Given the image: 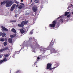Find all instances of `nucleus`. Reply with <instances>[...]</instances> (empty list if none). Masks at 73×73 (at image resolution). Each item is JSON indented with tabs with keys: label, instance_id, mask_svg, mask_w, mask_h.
<instances>
[{
	"label": "nucleus",
	"instance_id": "obj_1",
	"mask_svg": "<svg viewBox=\"0 0 73 73\" xmlns=\"http://www.w3.org/2000/svg\"><path fill=\"white\" fill-rule=\"evenodd\" d=\"M69 13H70V12H66L65 13L64 15H62L59 17H58V19H59V20H60V22L62 23V22H63V19L65 18V17H66V16H67L68 15H69Z\"/></svg>",
	"mask_w": 73,
	"mask_h": 73
},
{
	"label": "nucleus",
	"instance_id": "obj_2",
	"mask_svg": "<svg viewBox=\"0 0 73 73\" xmlns=\"http://www.w3.org/2000/svg\"><path fill=\"white\" fill-rule=\"evenodd\" d=\"M59 66V65H58V64H56L55 65V66H56V67H54L52 68V67H51L52 66V64L48 63L47 64L46 68L47 69H49L50 70H51L52 69H55V68H56L58 67V66Z\"/></svg>",
	"mask_w": 73,
	"mask_h": 73
},
{
	"label": "nucleus",
	"instance_id": "obj_3",
	"mask_svg": "<svg viewBox=\"0 0 73 73\" xmlns=\"http://www.w3.org/2000/svg\"><path fill=\"white\" fill-rule=\"evenodd\" d=\"M56 21H54L52 22V24H50L49 25V27L51 28V29H53L54 27L56 26Z\"/></svg>",
	"mask_w": 73,
	"mask_h": 73
},
{
	"label": "nucleus",
	"instance_id": "obj_4",
	"mask_svg": "<svg viewBox=\"0 0 73 73\" xmlns=\"http://www.w3.org/2000/svg\"><path fill=\"white\" fill-rule=\"evenodd\" d=\"M13 3V1H10L7 3L6 4V6L7 7H9L11 6Z\"/></svg>",
	"mask_w": 73,
	"mask_h": 73
},
{
	"label": "nucleus",
	"instance_id": "obj_5",
	"mask_svg": "<svg viewBox=\"0 0 73 73\" xmlns=\"http://www.w3.org/2000/svg\"><path fill=\"white\" fill-rule=\"evenodd\" d=\"M33 11L34 12H36L37 11V7L36 6H34L33 7Z\"/></svg>",
	"mask_w": 73,
	"mask_h": 73
},
{
	"label": "nucleus",
	"instance_id": "obj_6",
	"mask_svg": "<svg viewBox=\"0 0 73 73\" xmlns=\"http://www.w3.org/2000/svg\"><path fill=\"white\" fill-rule=\"evenodd\" d=\"M16 4H14L12 5L11 9V11H13L15 9V7H16Z\"/></svg>",
	"mask_w": 73,
	"mask_h": 73
},
{
	"label": "nucleus",
	"instance_id": "obj_7",
	"mask_svg": "<svg viewBox=\"0 0 73 73\" xmlns=\"http://www.w3.org/2000/svg\"><path fill=\"white\" fill-rule=\"evenodd\" d=\"M2 29V31L3 32H4V31H8V29H7L6 28L2 26L1 27Z\"/></svg>",
	"mask_w": 73,
	"mask_h": 73
},
{
	"label": "nucleus",
	"instance_id": "obj_8",
	"mask_svg": "<svg viewBox=\"0 0 73 73\" xmlns=\"http://www.w3.org/2000/svg\"><path fill=\"white\" fill-rule=\"evenodd\" d=\"M7 60L6 59V58H4L3 60L0 61V64H1L2 62H5V61H7Z\"/></svg>",
	"mask_w": 73,
	"mask_h": 73
},
{
	"label": "nucleus",
	"instance_id": "obj_9",
	"mask_svg": "<svg viewBox=\"0 0 73 73\" xmlns=\"http://www.w3.org/2000/svg\"><path fill=\"white\" fill-rule=\"evenodd\" d=\"M15 15H15V17H17L19 16V15H17L19 14V12L17 11V10L15 11Z\"/></svg>",
	"mask_w": 73,
	"mask_h": 73
},
{
	"label": "nucleus",
	"instance_id": "obj_10",
	"mask_svg": "<svg viewBox=\"0 0 73 73\" xmlns=\"http://www.w3.org/2000/svg\"><path fill=\"white\" fill-rule=\"evenodd\" d=\"M8 41L9 43H12V39L10 38L8 39Z\"/></svg>",
	"mask_w": 73,
	"mask_h": 73
},
{
	"label": "nucleus",
	"instance_id": "obj_11",
	"mask_svg": "<svg viewBox=\"0 0 73 73\" xmlns=\"http://www.w3.org/2000/svg\"><path fill=\"white\" fill-rule=\"evenodd\" d=\"M20 32L21 33H25V31L23 29H21L20 30Z\"/></svg>",
	"mask_w": 73,
	"mask_h": 73
},
{
	"label": "nucleus",
	"instance_id": "obj_12",
	"mask_svg": "<svg viewBox=\"0 0 73 73\" xmlns=\"http://www.w3.org/2000/svg\"><path fill=\"white\" fill-rule=\"evenodd\" d=\"M6 3H7V1H4L3 2L1 3V5H2L3 4H5Z\"/></svg>",
	"mask_w": 73,
	"mask_h": 73
},
{
	"label": "nucleus",
	"instance_id": "obj_13",
	"mask_svg": "<svg viewBox=\"0 0 73 73\" xmlns=\"http://www.w3.org/2000/svg\"><path fill=\"white\" fill-rule=\"evenodd\" d=\"M28 23V21H23L22 22V24L23 25H25V24H27Z\"/></svg>",
	"mask_w": 73,
	"mask_h": 73
},
{
	"label": "nucleus",
	"instance_id": "obj_14",
	"mask_svg": "<svg viewBox=\"0 0 73 73\" xmlns=\"http://www.w3.org/2000/svg\"><path fill=\"white\" fill-rule=\"evenodd\" d=\"M18 26H19V27H24V25H23V23L22 22L21 24H19L18 25Z\"/></svg>",
	"mask_w": 73,
	"mask_h": 73
},
{
	"label": "nucleus",
	"instance_id": "obj_15",
	"mask_svg": "<svg viewBox=\"0 0 73 73\" xmlns=\"http://www.w3.org/2000/svg\"><path fill=\"white\" fill-rule=\"evenodd\" d=\"M11 31H12V32H13L14 33H16V30L15 29H12L11 30Z\"/></svg>",
	"mask_w": 73,
	"mask_h": 73
},
{
	"label": "nucleus",
	"instance_id": "obj_16",
	"mask_svg": "<svg viewBox=\"0 0 73 73\" xmlns=\"http://www.w3.org/2000/svg\"><path fill=\"white\" fill-rule=\"evenodd\" d=\"M2 37H5V35H6V34H5V33H3L2 34Z\"/></svg>",
	"mask_w": 73,
	"mask_h": 73
},
{
	"label": "nucleus",
	"instance_id": "obj_17",
	"mask_svg": "<svg viewBox=\"0 0 73 73\" xmlns=\"http://www.w3.org/2000/svg\"><path fill=\"white\" fill-rule=\"evenodd\" d=\"M52 52L53 53H56V52H57V50H55V49H54L52 50Z\"/></svg>",
	"mask_w": 73,
	"mask_h": 73
},
{
	"label": "nucleus",
	"instance_id": "obj_18",
	"mask_svg": "<svg viewBox=\"0 0 73 73\" xmlns=\"http://www.w3.org/2000/svg\"><path fill=\"white\" fill-rule=\"evenodd\" d=\"M16 34H15V35H10V36L11 37V38H13V37H14L15 36H16Z\"/></svg>",
	"mask_w": 73,
	"mask_h": 73
},
{
	"label": "nucleus",
	"instance_id": "obj_19",
	"mask_svg": "<svg viewBox=\"0 0 73 73\" xmlns=\"http://www.w3.org/2000/svg\"><path fill=\"white\" fill-rule=\"evenodd\" d=\"M0 41H2L3 42V41H4V38H1L0 39Z\"/></svg>",
	"mask_w": 73,
	"mask_h": 73
},
{
	"label": "nucleus",
	"instance_id": "obj_20",
	"mask_svg": "<svg viewBox=\"0 0 73 73\" xmlns=\"http://www.w3.org/2000/svg\"><path fill=\"white\" fill-rule=\"evenodd\" d=\"M4 45L5 46H6L7 45V42H5L4 43Z\"/></svg>",
	"mask_w": 73,
	"mask_h": 73
},
{
	"label": "nucleus",
	"instance_id": "obj_21",
	"mask_svg": "<svg viewBox=\"0 0 73 73\" xmlns=\"http://www.w3.org/2000/svg\"><path fill=\"white\" fill-rule=\"evenodd\" d=\"M35 3H39V0H35Z\"/></svg>",
	"mask_w": 73,
	"mask_h": 73
},
{
	"label": "nucleus",
	"instance_id": "obj_22",
	"mask_svg": "<svg viewBox=\"0 0 73 73\" xmlns=\"http://www.w3.org/2000/svg\"><path fill=\"white\" fill-rule=\"evenodd\" d=\"M22 6H21V5H20L18 7V8H19V9H22Z\"/></svg>",
	"mask_w": 73,
	"mask_h": 73
},
{
	"label": "nucleus",
	"instance_id": "obj_23",
	"mask_svg": "<svg viewBox=\"0 0 73 73\" xmlns=\"http://www.w3.org/2000/svg\"><path fill=\"white\" fill-rule=\"evenodd\" d=\"M11 22H12L13 23H15L16 22V20H11Z\"/></svg>",
	"mask_w": 73,
	"mask_h": 73
},
{
	"label": "nucleus",
	"instance_id": "obj_24",
	"mask_svg": "<svg viewBox=\"0 0 73 73\" xmlns=\"http://www.w3.org/2000/svg\"><path fill=\"white\" fill-rule=\"evenodd\" d=\"M8 47H6L5 48H3L4 49V50H6L8 49Z\"/></svg>",
	"mask_w": 73,
	"mask_h": 73
},
{
	"label": "nucleus",
	"instance_id": "obj_25",
	"mask_svg": "<svg viewBox=\"0 0 73 73\" xmlns=\"http://www.w3.org/2000/svg\"><path fill=\"white\" fill-rule=\"evenodd\" d=\"M5 56V57H7L9 56V55L8 54H5L4 55Z\"/></svg>",
	"mask_w": 73,
	"mask_h": 73
},
{
	"label": "nucleus",
	"instance_id": "obj_26",
	"mask_svg": "<svg viewBox=\"0 0 73 73\" xmlns=\"http://www.w3.org/2000/svg\"><path fill=\"white\" fill-rule=\"evenodd\" d=\"M15 3H16V4H19V2H17L16 0H15Z\"/></svg>",
	"mask_w": 73,
	"mask_h": 73
},
{
	"label": "nucleus",
	"instance_id": "obj_27",
	"mask_svg": "<svg viewBox=\"0 0 73 73\" xmlns=\"http://www.w3.org/2000/svg\"><path fill=\"white\" fill-rule=\"evenodd\" d=\"M53 42H51V43H50V45H53Z\"/></svg>",
	"mask_w": 73,
	"mask_h": 73
},
{
	"label": "nucleus",
	"instance_id": "obj_28",
	"mask_svg": "<svg viewBox=\"0 0 73 73\" xmlns=\"http://www.w3.org/2000/svg\"><path fill=\"white\" fill-rule=\"evenodd\" d=\"M20 72V70H18L17 71V72L16 73H19Z\"/></svg>",
	"mask_w": 73,
	"mask_h": 73
},
{
	"label": "nucleus",
	"instance_id": "obj_29",
	"mask_svg": "<svg viewBox=\"0 0 73 73\" xmlns=\"http://www.w3.org/2000/svg\"><path fill=\"white\" fill-rule=\"evenodd\" d=\"M4 50L3 49H1V50H0V51L1 52H3V51H4Z\"/></svg>",
	"mask_w": 73,
	"mask_h": 73
},
{
	"label": "nucleus",
	"instance_id": "obj_30",
	"mask_svg": "<svg viewBox=\"0 0 73 73\" xmlns=\"http://www.w3.org/2000/svg\"><path fill=\"white\" fill-rule=\"evenodd\" d=\"M67 17H70V15H67Z\"/></svg>",
	"mask_w": 73,
	"mask_h": 73
},
{
	"label": "nucleus",
	"instance_id": "obj_31",
	"mask_svg": "<svg viewBox=\"0 0 73 73\" xmlns=\"http://www.w3.org/2000/svg\"><path fill=\"white\" fill-rule=\"evenodd\" d=\"M39 59H40V58H39V57H37V61H38V60H39Z\"/></svg>",
	"mask_w": 73,
	"mask_h": 73
},
{
	"label": "nucleus",
	"instance_id": "obj_32",
	"mask_svg": "<svg viewBox=\"0 0 73 73\" xmlns=\"http://www.w3.org/2000/svg\"><path fill=\"white\" fill-rule=\"evenodd\" d=\"M19 51H18L16 52V54H19Z\"/></svg>",
	"mask_w": 73,
	"mask_h": 73
},
{
	"label": "nucleus",
	"instance_id": "obj_33",
	"mask_svg": "<svg viewBox=\"0 0 73 73\" xmlns=\"http://www.w3.org/2000/svg\"><path fill=\"white\" fill-rule=\"evenodd\" d=\"M21 5H24V4L23 3H21Z\"/></svg>",
	"mask_w": 73,
	"mask_h": 73
},
{
	"label": "nucleus",
	"instance_id": "obj_34",
	"mask_svg": "<svg viewBox=\"0 0 73 73\" xmlns=\"http://www.w3.org/2000/svg\"><path fill=\"white\" fill-rule=\"evenodd\" d=\"M32 33H33V31H31L30 32V34H32Z\"/></svg>",
	"mask_w": 73,
	"mask_h": 73
},
{
	"label": "nucleus",
	"instance_id": "obj_35",
	"mask_svg": "<svg viewBox=\"0 0 73 73\" xmlns=\"http://www.w3.org/2000/svg\"><path fill=\"white\" fill-rule=\"evenodd\" d=\"M2 34V33L0 32V36H1Z\"/></svg>",
	"mask_w": 73,
	"mask_h": 73
},
{
	"label": "nucleus",
	"instance_id": "obj_36",
	"mask_svg": "<svg viewBox=\"0 0 73 73\" xmlns=\"http://www.w3.org/2000/svg\"><path fill=\"white\" fill-rule=\"evenodd\" d=\"M2 58V56L1 55H0V58Z\"/></svg>",
	"mask_w": 73,
	"mask_h": 73
},
{
	"label": "nucleus",
	"instance_id": "obj_37",
	"mask_svg": "<svg viewBox=\"0 0 73 73\" xmlns=\"http://www.w3.org/2000/svg\"><path fill=\"white\" fill-rule=\"evenodd\" d=\"M19 6V5H16V7H18V6Z\"/></svg>",
	"mask_w": 73,
	"mask_h": 73
},
{
	"label": "nucleus",
	"instance_id": "obj_38",
	"mask_svg": "<svg viewBox=\"0 0 73 73\" xmlns=\"http://www.w3.org/2000/svg\"><path fill=\"white\" fill-rule=\"evenodd\" d=\"M29 13H27V14H26V15H28Z\"/></svg>",
	"mask_w": 73,
	"mask_h": 73
},
{
	"label": "nucleus",
	"instance_id": "obj_39",
	"mask_svg": "<svg viewBox=\"0 0 73 73\" xmlns=\"http://www.w3.org/2000/svg\"><path fill=\"white\" fill-rule=\"evenodd\" d=\"M5 41H7V39L6 38L5 39Z\"/></svg>",
	"mask_w": 73,
	"mask_h": 73
},
{
	"label": "nucleus",
	"instance_id": "obj_40",
	"mask_svg": "<svg viewBox=\"0 0 73 73\" xmlns=\"http://www.w3.org/2000/svg\"><path fill=\"white\" fill-rule=\"evenodd\" d=\"M1 3V1H0V7H1V5H0Z\"/></svg>",
	"mask_w": 73,
	"mask_h": 73
},
{
	"label": "nucleus",
	"instance_id": "obj_41",
	"mask_svg": "<svg viewBox=\"0 0 73 73\" xmlns=\"http://www.w3.org/2000/svg\"><path fill=\"white\" fill-rule=\"evenodd\" d=\"M21 1L22 2H23V0H21Z\"/></svg>",
	"mask_w": 73,
	"mask_h": 73
},
{
	"label": "nucleus",
	"instance_id": "obj_42",
	"mask_svg": "<svg viewBox=\"0 0 73 73\" xmlns=\"http://www.w3.org/2000/svg\"><path fill=\"white\" fill-rule=\"evenodd\" d=\"M36 64V62H35V63L34 64Z\"/></svg>",
	"mask_w": 73,
	"mask_h": 73
},
{
	"label": "nucleus",
	"instance_id": "obj_43",
	"mask_svg": "<svg viewBox=\"0 0 73 73\" xmlns=\"http://www.w3.org/2000/svg\"><path fill=\"white\" fill-rule=\"evenodd\" d=\"M71 5L72 6H73V5Z\"/></svg>",
	"mask_w": 73,
	"mask_h": 73
},
{
	"label": "nucleus",
	"instance_id": "obj_44",
	"mask_svg": "<svg viewBox=\"0 0 73 73\" xmlns=\"http://www.w3.org/2000/svg\"><path fill=\"white\" fill-rule=\"evenodd\" d=\"M32 0H31V2H32Z\"/></svg>",
	"mask_w": 73,
	"mask_h": 73
},
{
	"label": "nucleus",
	"instance_id": "obj_45",
	"mask_svg": "<svg viewBox=\"0 0 73 73\" xmlns=\"http://www.w3.org/2000/svg\"><path fill=\"white\" fill-rule=\"evenodd\" d=\"M13 57H14V58H15V57H14V56H13Z\"/></svg>",
	"mask_w": 73,
	"mask_h": 73
},
{
	"label": "nucleus",
	"instance_id": "obj_46",
	"mask_svg": "<svg viewBox=\"0 0 73 73\" xmlns=\"http://www.w3.org/2000/svg\"><path fill=\"white\" fill-rule=\"evenodd\" d=\"M34 38V39H35V38Z\"/></svg>",
	"mask_w": 73,
	"mask_h": 73
},
{
	"label": "nucleus",
	"instance_id": "obj_47",
	"mask_svg": "<svg viewBox=\"0 0 73 73\" xmlns=\"http://www.w3.org/2000/svg\"><path fill=\"white\" fill-rule=\"evenodd\" d=\"M46 48H45V49H46Z\"/></svg>",
	"mask_w": 73,
	"mask_h": 73
},
{
	"label": "nucleus",
	"instance_id": "obj_48",
	"mask_svg": "<svg viewBox=\"0 0 73 73\" xmlns=\"http://www.w3.org/2000/svg\"><path fill=\"white\" fill-rule=\"evenodd\" d=\"M14 55H13V56H14Z\"/></svg>",
	"mask_w": 73,
	"mask_h": 73
}]
</instances>
